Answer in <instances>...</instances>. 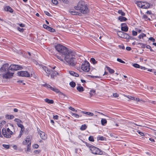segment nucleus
<instances>
[{"label":"nucleus","instance_id":"obj_1","mask_svg":"<svg viewBox=\"0 0 156 156\" xmlns=\"http://www.w3.org/2000/svg\"><path fill=\"white\" fill-rule=\"evenodd\" d=\"M55 48L64 57L65 60L69 65L72 66L75 65L74 61L75 58L74 52L60 44L56 45L55 46Z\"/></svg>","mask_w":156,"mask_h":156},{"label":"nucleus","instance_id":"obj_2","mask_svg":"<svg viewBox=\"0 0 156 156\" xmlns=\"http://www.w3.org/2000/svg\"><path fill=\"white\" fill-rule=\"evenodd\" d=\"M74 9L79 11L83 14H86L88 13L89 9L88 8L87 4L83 1H80L77 4V6L74 7Z\"/></svg>","mask_w":156,"mask_h":156},{"label":"nucleus","instance_id":"obj_3","mask_svg":"<svg viewBox=\"0 0 156 156\" xmlns=\"http://www.w3.org/2000/svg\"><path fill=\"white\" fill-rule=\"evenodd\" d=\"M41 68L47 74V75L48 77L49 75H51V78H54L55 76L58 75V73L55 71L51 70L49 68H48L46 66L43 64H39Z\"/></svg>","mask_w":156,"mask_h":156},{"label":"nucleus","instance_id":"obj_4","mask_svg":"<svg viewBox=\"0 0 156 156\" xmlns=\"http://www.w3.org/2000/svg\"><path fill=\"white\" fill-rule=\"evenodd\" d=\"M90 147L92 153L96 154H103V152L100 149L93 146H91Z\"/></svg>","mask_w":156,"mask_h":156},{"label":"nucleus","instance_id":"obj_5","mask_svg":"<svg viewBox=\"0 0 156 156\" xmlns=\"http://www.w3.org/2000/svg\"><path fill=\"white\" fill-rule=\"evenodd\" d=\"M81 69L84 72H89L90 70V64L89 62L87 61L84 62L81 65Z\"/></svg>","mask_w":156,"mask_h":156},{"label":"nucleus","instance_id":"obj_6","mask_svg":"<svg viewBox=\"0 0 156 156\" xmlns=\"http://www.w3.org/2000/svg\"><path fill=\"white\" fill-rule=\"evenodd\" d=\"M23 69V67L22 66L15 64L11 65L9 67V70L12 71L20 70Z\"/></svg>","mask_w":156,"mask_h":156},{"label":"nucleus","instance_id":"obj_7","mask_svg":"<svg viewBox=\"0 0 156 156\" xmlns=\"http://www.w3.org/2000/svg\"><path fill=\"white\" fill-rule=\"evenodd\" d=\"M13 73H11L9 70L5 72L2 74V76L3 78L9 79L13 76Z\"/></svg>","mask_w":156,"mask_h":156},{"label":"nucleus","instance_id":"obj_8","mask_svg":"<svg viewBox=\"0 0 156 156\" xmlns=\"http://www.w3.org/2000/svg\"><path fill=\"white\" fill-rule=\"evenodd\" d=\"M17 74L19 76L22 77H30V75L28 72L26 71H21L17 72Z\"/></svg>","mask_w":156,"mask_h":156},{"label":"nucleus","instance_id":"obj_9","mask_svg":"<svg viewBox=\"0 0 156 156\" xmlns=\"http://www.w3.org/2000/svg\"><path fill=\"white\" fill-rule=\"evenodd\" d=\"M8 70H9V69L8 64H4L0 68V72L1 73H4Z\"/></svg>","mask_w":156,"mask_h":156},{"label":"nucleus","instance_id":"obj_10","mask_svg":"<svg viewBox=\"0 0 156 156\" xmlns=\"http://www.w3.org/2000/svg\"><path fill=\"white\" fill-rule=\"evenodd\" d=\"M121 29L122 31L127 32L128 30V27L125 23H122L121 24Z\"/></svg>","mask_w":156,"mask_h":156},{"label":"nucleus","instance_id":"obj_11","mask_svg":"<svg viewBox=\"0 0 156 156\" xmlns=\"http://www.w3.org/2000/svg\"><path fill=\"white\" fill-rule=\"evenodd\" d=\"M31 136H28L26 139L23 142V144L24 145L28 144V143H31Z\"/></svg>","mask_w":156,"mask_h":156},{"label":"nucleus","instance_id":"obj_12","mask_svg":"<svg viewBox=\"0 0 156 156\" xmlns=\"http://www.w3.org/2000/svg\"><path fill=\"white\" fill-rule=\"evenodd\" d=\"M2 133L3 136L6 138H9L11 136V135L8 133L5 129L3 128L2 129Z\"/></svg>","mask_w":156,"mask_h":156},{"label":"nucleus","instance_id":"obj_13","mask_svg":"<svg viewBox=\"0 0 156 156\" xmlns=\"http://www.w3.org/2000/svg\"><path fill=\"white\" fill-rule=\"evenodd\" d=\"M132 66L136 68H140L141 69L145 70L146 69H147V68H146L144 67L140 66L139 64L137 63H133L132 64Z\"/></svg>","mask_w":156,"mask_h":156},{"label":"nucleus","instance_id":"obj_14","mask_svg":"<svg viewBox=\"0 0 156 156\" xmlns=\"http://www.w3.org/2000/svg\"><path fill=\"white\" fill-rule=\"evenodd\" d=\"M38 133L40 135V136L41 138L43 140H45L47 138V135L45 133L40 131L38 132Z\"/></svg>","mask_w":156,"mask_h":156},{"label":"nucleus","instance_id":"obj_15","mask_svg":"<svg viewBox=\"0 0 156 156\" xmlns=\"http://www.w3.org/2000/svg\"><path fill=\"white\" fill-rule=\"evenodd\" d=\"M143 4L142 6V8L144 9H147L149 8L150 6V4L149 3L144 2V3Z\"/></svg>","mask_w":156,"mask_h":156},{"label":"nucleus","instance_id":"obj_16","mask_svg":"<svg viewBox=\"0 0 156 156\" xmlns=\"http://www.w3.org/2000/svg\"><path fill=\"white\" fill-rule=\"evenodd\" d=\"M144 2L142 1H137L136 4H137V6L140 8H142V6L143 5V3H144Z\"/></svg>","mask_w":156,"mask_h":156},{"label":"nucleus","instance_id":"obj_17","mask_svg":"<svg viewBox=\"0 0 156 156\" xmlns=\"http://www.w3.org/2000/svg\"><path fill=\"white\" fill-rule=\"evenodd\" d=\"M97 139L98 141V140H101V141H104L106 140V138L104 137L103 136H98L97 137Z\"/></svg>","mask_w":156,"mask_h":156},{"label":"nucleus","instance_id":"obj_18","mask_svg":"<svg viewBox=\"0 0 156 156\" xmlns=\"http://www.w3.org/2000/svg\"><path fill=\"white\" fill-rule=\"evenodd\" d=\"M5 9L6 11L9 12L11 13H12L13 11L12 9L10 6H6L5 8Z\"/></svg>","mask_w":156,"mask_h":156},{"label":"nucleus","instance_id":"obj_19","mask_svg":"<svg viewBox=\"0 0 156 156\" xmlns=\"http://www.w3.org/2000/svg\"><path fill=\"white\" fill-rule=\"evenodd\" d=\"M69 12L73 15H79L80 14L79 12L74 11V10H70Z\"/></svg>","mask_w":156,"mask_h":156},{"label":"nucleus","instance_id":"obj_20","mask_svg":"<svg viewBox=\"0 0 156 156\" xmlns=\"http://www.w3.org/2000/svg\"><path fill=\"white\" fill-rule=\"evenodd\" d=\"M118 19L121 22L125 21L127 20L126 18L122 16H119L118 18Z\"/></svg>","mask_w":156,"mask_h":156},{"label":"nucleus","instance_id":"obj_21","mask_svg":"<svg viewBox=\"0 0 156 156\" xmlns=\"http://www.w3.org/2000/svg\"><path fill=\"white\" fill-rule=\"evenodd\" d=\"M14 116L13 115H9L7 114L5 116V118L6 119H13Z\"/></svg>","mask_w":156,"mask_h":156},{"label":"nucleus","instance_id":"obj_22","mask_svg":"<svg viewBox=\"0 0 156 156\" xmlns=\"http://www.w3.org/2000/svg\"><path fill=\"white\" fill-rule=\"evenodd\" d=\"M69 73L71 75L75 77H78L79 76L78 74L73 71H69Z\"/></svg>","mask_w":156,"mask_h":156},{"label":"nucleus","instance_id":"obj_23","mask_svg":"<svg viewBox=\"0 0 156 156\" xmlns=\"http://www.w3.org/2000/svg\"><path fill=\"white\" fill-rule=\"evenodd\" d=\"M44 101L47 103L49 104H52L54 103V101L52 100H50L48 98H46Z\"/></svg>","mask_w":156,"mask_h":156},{"label":"nucleus","instance_id":"obj_24","mask_svg":"<svg viewBox=\"0 0 156 156\" xmlns=\"http://www.w3.org/2000/svg\"><path fill=\"white\" fill-rule=\"evenodd\" d=\"M76 89L80 92H82L84 91L83 87L82 86H78L77 87Z\"/></svg>","mask_w":156,"mask_h":156},{"label":"nucleus","instance_id":"obj_25","mask_svg":"<svg viewBox=\"0 0 156 156\" xmlns=\"http://www.w3.org/2000/svg\"><path fill=\"white\" fill-rule=\"evenodd\" d=\"M101 124L103 126L105 125L107 123V120L105 119H102L101 120Z\"/></svg>","mask_w":156,"mask_h":156},{"label":"nucleus","instance_id":"obj_26","mask_svg":"<svg viewBox=\"0 0 156 156\" xmlns=\"http://www.w3.org/2000/svg\"><path fill=\"white\" fill-rule=\"evenodd\" d=\"M124 33L122 31H119L117 33V35L120 37L123 38Z\"/></svg>","mask_w":156,"mask_h":156},{"label":"nucleus","instance_id":"obj_27","mask_svg":"<svg viewBox=\"0 0 156 156\" xmlns=\"http://www.w3.org/2000/svg\"><path fill=\"white\" fill-rule=\"evenodd\" d=\"M87 126L86 124H83L81 125L80 129L81 130H84L87 129Z\"/></svg>","mask_w":156,"mask_h":156},{"label":"nucleus","instance_id":"obj_28","mask_svg":"<svg viewBox=\"0 0 156 156\" xmlns=\"http://www.w3.org/2000/svg\"><path fill=\"white\" fill-rule=\"evenodd\" d=\"M30 143H28V144L27 145V150L25 151L26 153H28L30 151Z\"/></svg>","mask_w":156,"mask_h":156},{"label":"nucleus","instance_id":"obj_29","mask_svg":"<svg viewBox=\"0 0 156 156\" xmlns=\"http://www.w3.org/2000/svg\"><path fill=\"white\" fill-rule=\"evenodd\" d=\"M43 86L44 87H46V88H49L51 90L52 88H53V87H52L50 85L48 84L47 83H45L43 85Z\"/></svg>","mask_w":156,"mask_h":156},{"label":"nucleus","instance_id":"obj_30","mask_svg":"<svg viewBox=\"0 0 156 156\" xmlns=\"http://www.w3.org/2000/svg\"><path fill=\"white\" fill-rule=\"evenodd\" d=\"M107 69L108 71L111 74L115 72V71L113 69H111L109 67H107Z\"/></svg>","mask_w":156,"mask_h":156},{"label":"nucleus","instance_id":"obj_31","mask_svg":"<svg viewBox=\"0 0 156 156\" xmlns=\"http://www.w3.org/2000/svg\"><path fill=\"white\" fill-rule=\"evenodd\" d=\"M118 13L121 15L122 16H125V13L122 10H119L118 12Z\"/></svg>","mask_w":156,"mask_h":156},{"label":"nucleus","instance_id":"obj_32","mask_svg":"<svg viewBox=\"0 0 156 156\" xmlns=\"http://www.w3.org/2000/svg\"><path fill=\"white\" fill-rule=\"evenodd\" d=\"M82 113H83L84 114H87V115H90V116H93L94 115V114L90 112H87L84 111H83L82 112Z\"/></svg>","mask_w":156,"mask_h":156},{"label":"nucleus","instance_id":"obj_33","mask_svg":"<svg viewBox=\"0 0 156 156\" xmlns=\"http://www.w3.org/2000/svg\"><path fill=\"white\" fill-rule=\"evenodd\" d=\"M130 38V36L126 33H124V36L123 38L125 39H129Z\"/></svg>","mask_w":156,"mask_h":156},{"label":"nucleus","instance_id":"obj_34","mask_svg":"<svg viewBox=\"0 0 156 156\" xmlns=\"http://www.w3.org/2000/svg\"><path fill=\"white\" fill-rule=\"evenodd\" d=\"M95 92L96 91L95 90H91L90 91V92L89 93L90 96L92 97L93 95V94L95 93Z\"/></svg>","mask_w":156,"mask_h":156},{"label":"nucleus","instance_id":"obj_35","mask_svg":"<svg viewBox=\"0 0 156 156\" xmlns=\"http://www.w3.org/2000/svg\"><path fill=\"white\" fill-rule=\"evenodd\" d=\"M51 90H52L57 93H59L60 92V90L56 88L55 87H54L52 88Z\"/></svg>","mask_w":156,"mask_h":156},{"label":"nucleus","instance_id":"obj_36","mask_svg":"<svg viewBox=\"0 0 156 156\" xmlns=\"http://www.w3.org/2000/svg\"><path fill=\"white\" fill-rule=\"evenodd\" d=\"M69 85L72 87H74L76 86V83L73 81H72L69 83Z\"/></svg>","mask_w":156,"mask_h":156},{"label":"nucleus","instance_id":"obj_37","mask_svg":"<svg viewBox=\"0 0 156 156\" xmlns=\"http://www.w3.org/2000/svg\"><path fill=\"white\" fill-rule=\"evenodd\" d=\"M142 44L144 46V48H147L148 49H151V47L149 45L144 44L143 43H142Z\"/></svg>","mask_w":156,"mask_h":156},{"label":"nucleus","instance_id":"obj_38","mask_svg":"<svg viewBox=\"0 0 156 156\" xmlns=\"http://www.w3.org/2000/svg\"><path fill=\"white\" fill-rule=\"evenodd\" d=\"M7 133H9V134L10 135H12L13 133L11 131L9 128H7Z\"/></svg>","mask_w":156,"mask_h":156},{"label":"nucleus","instance_id":"obj_39","mask_svg":"<svg viewBox=\"0 0 156 156\" xmlns=\"http://www.w3.org/2000/svg\"><path fill=\"white\" fill-rule=\"evenodd\" d=\"M17 125L19 127L21 128V129H24V127L23 125H22V124L17 123Z\"/></svg>","mask_w":156,"mask_h":156},{"label":"nucleus","instance_id":"obj_40","mask_svg":"<svg viewBox=\"0 0 156 156\" xmlns=\"http://www.w3.org/2000/svg\"><path fill=\"white\" fill-rule=\"evenodd\" d=\"M126 97L128 98L130 100H135V98H134L133 97H132V96L129 95L128 96H126Z\"/></svg>","mask_w":156,"mask_h":156},{"label":"nucleus","instance_id":"obj_41","mask_svg":"<svg viewBox=\"0 0 156 156\" xmlns=\"http://www.w3.org/2000/svg\"><path fill=\"white\" fill-rule=\"evenodd\" d=\"M14 120L15 122H16L18 123H23L22 121L19 119H17V118L15 119H14Z\"/></svg>","mask_w":156,"mask_h":156},{"label":"nucleus","instance_id":"obj_42","mask_svg":"<svg viewBox=\"0 0 156 156\" xmlns=\"http://www.w3.org/2000/svg\"><path fill=\"white\" fill-rule=\"evenodd\" d=\"M146 35L145 34H140L138 36V37L139 39H141L143 38L144 37H145Z\"/></svg>","mask_w":156,"mask_h":156},{"label":"nucleus","instance_id":"obj_43","mask_svg":"<svg viewBox=\"0 0 156 156\" xmlns=\"http://www.w3.org/2000/svg\"><path fill=\"white\" fill-rule=\"evenodd\" d=\"M88 140L89 141L92 142L94 141V137L92 136H90L88 138Z\"/></svg>","mask_w":156,"mask_h":156},{"label":"nucleus","instance_id":"obj_44","mask_svg":"<svg viewBox=\"0 0 156 156\" xmlns=\"http://www.w3.org/2000/svg\"><path fill=\"white\" fill-rule=\"evenodd\" d=\"M90 61L92 62L94 64L96 63L97 62L96 61L95 59L93 58H91L90 59Z\"/></svg>","mask_w":156,"mask_h":156},{"label":"nucleus","instance_id":"obj_45","mask_svg":"<svg viewBox=\"0 0 156 156\" xmlns=\"http://www.w3.org/2000/svg\"><path fill=\"white\" fill-rule=\"evenodd\" d=\"M71 115H72V116H73L76 118H78L79 117V115L77 114H76L75 113H72Z\"/></svg>","mask_w":156,"mask_h":156},{"label":"nucleus","instance_id":"obj_46","mask_svg":"<svg viewBox=\"0 0 156 156\" xmlns=\"http://www.w3.org/2000/svg\"><path fill=\"white\" fill-rule=\"evenodd\" d=\"M47 30L51 32H54L55 31V30L54 29L50 27H49Z\"/></svg>","mask_w":156,"mask_h":156},{"label":"nucleus","instance_id":"obj_47","mask_svg":"<svg viewBox=\"0 0 156 156\" xmlns=\"http://www.w3.org/2000/svg\"><path fill=\"white\" fill-rule=\"evenodd\" d=\"M17 30L21 32H23L24 31V29L23 28H20V27H17Z\"/></svg>","mask_w":156,"mask_h":156},{"label":"nucleus","instance_id":"obj_48","mask_svg":"<svg viewBox=\"0 0 156 156\" xmlns=\"http://www.w3.org/2000/svg\"><path fill=\"white\" fill-rule=\"evenodd\" d=\"M6 123L5 121H2L0 123V127H2Z\"/></svg>","mask_w":156,"mask_h":156},{"label":"nucleus","instance_id":"obj_49","mask_svg":"<svg viewBox=\"0 0 156 156\" xmlns=\"http://www.w3.org/2000/svg\"><path fill=\"white\" fill-rule=\"evenodd\" d=\"M117 61L119 62H120L122 63H125V62L124 61H122L120 58H117Z\"/></svg>","mask_w":156,"mask_h":156},{"label":"nucleus","instance_id":"obj_50","mask_svg":"<svg viewBox=\"0 0 156 156\" xmlns=\"http://www.w3.org/2000/svg\"><path fill=\"white\" fill-rule=\"evenodd\" d=\"M51 2L53 4L55 5H57L58 3L57 0H51Z\"/></svg>","mask_w":156,"mask_h":156},{"label":"nucleus","instance_id":"obj_51","mask_svg":"<svg viewBox=\"0 0 156 156\" xmlns=\"http://www.w3.org/2000/svg\"><path fill=\"white\" fill-rule=\"evenodd\" d=\"M44 13L47 16H51V14L48 11H45L44 12Z\"/></svg>","mask_w":156,"mask_h":156},{"label":"nucleus","instance_id":"obj_52","mask_svg":"<svg viewBox=\"0 0 156 156\" xmlns=\"http://www.w3.org/2000/svg\"><path fill=\"white\" fill-rule=\"evenodd\" d=\"M69 109L70 110H71L75 112H77V111L74 108H73L71 107H69Z\"/></svg>","mask_w":156,"mask_h":156},{"label":"nucleus","instance_id":"obj_53","mask_svg":"<svg viewBox=\"0 0 156 156\" xmlns=\"http://www.w3.org/2000/svg\"><path fill=\"white\" fill-rule=\"evenodd\" d=\"M57 58L59 60H60L61 61L63 62V60L62 58L60 56H56Z\"/></svg>","mask_w":156,"mask_h":156},{"label":"nucleus","instance_id":"obj_54","mask_svg":"<svg viewBox=\"0 0 156 156\" xmlns=\"http://www.w3.org/2000/svg\"><path fill=\"white\" fill-rule=\"evenodd\" d=\"M3 146L4 147H5L7 149H9V145H6V144H3Z\"/></svg>","mask_w":156,"mask_h":156},{"label":"nucleus","instance_id":"obj_55","mask_svg":"<svg viewBox=\"0 0 156 156\" xmlns=\"http://www.w3.org/2000/svg\"><path fill=\"white\" fill-rule=\"evenodd\" d=\"M137 32L135 31L134 30L132 31V34L134 36H135L137 35Z\"/></svg>","mask_w":156,"mask_h":156},{"label":"nucleus","instance_id":"obj_56","mask_svg":"<svg viewBox=\"0 0 156 156\" xmlns=\"http://www.w3.org/2000/svg\"><path fill=\"white\" fill-rule=\"evenodd\" d=\"M119 47L120 48H122L123 49H125V47L124 46V45L122 44H121L120 45H119Z\"/></svg>","mask_w":156,"mask_h":156},{"label":"nucleus","instance_id":"obj_57","mask_svg":"<svg viewBox=\"0 0 156 156\" xmlns=\"http://www.w3.org/2000/svg\"><path fill=\"white\" fill-rule=\"evenodd\" d=\"M53 118L55 120H57L58 119V115H54L53 116Z\"/></svg>","mask_w":156,"mask_h":156},{"label":"nucleus","instance_id":"obj_58","mask_svg":"<svg viewBox=\"0 0 156 156\" xmlns=\"http://www.w3.org/2000/svg\"><path fill=\"white\" fill-rule=\"evenodd\" d=\"M63 2L66 4H68L69 3V1L68 0H62Z\"/></svg>","mask_w":156,"mask_h":156},{"label":"nucleus","instance_id":"obj_59","mask_svg":"<svg viewBox=\"0 0 156 156\" xmlns=\"http://www.w3.org/2000/svg\"><path fill=\"white\" fill-rule=\"evenodd\" d=\"M33 147L35 148H37L39 147L38 144H34L33 146Z\"/></svg>","mask_w":156,"mask_h":156},{"label":"nucleus","instance_id":"obj_60","mask_svg":"<svg viewBox=\"0 0 156 156\" xmlns=\"http://www.w3.org/2000/svg\"><path fill=\"white\" fill-rule=\"evenodd\" d=\"M40 151V150H36L34 151V152L35 154H38Z\"/></svg>","mask_w":156,"mask_h":156},{"label":"nucleus","instance_id":"obj_61","mask_svg":"<svg viewBox=\"0 0 156 156\" xmlns=\"http://www.w3.org/2000/svg\"><path fill=\"white\" fill-rule=\"evenodd\" d=\"M43 27L45 29H46L48 30V28L49 27V26H47V25H46V24H44L43 25Z\"/></svg>","mask_w":156,"mask_h":156},{"label":"nucleus","instance_id":"obj_62","mask_svg":"<svg viewBox=\"0 0 156 156\" xmlns=\"http://www.w3.org/2000/svg\"><path fill=\"white\" fill-rule=\"evenodd\" d=\"M18 24L22 27H25V24L23 23H18Z\"/></svg>","mask_w":156,"mask_h":156},{"label":"nucleus","instance_id":"obj_63","mask_svg":"<svg viewBox=\"0 0 156 156\" xmlns=\"http://www.w3.org/2000/svg\"><path fill=\"white\" fill-rule=\"evenodd\" d=\"M113 96L115 98H117L118 97L119 95L115 93L113 94Z\"/></svg>","mask_w":156,"mask_h":156},{"label":"nucleus","instance_id":"obj_64","mask_svg":"<svg viewBox=\"0 0 156 156\" xmlns=\"http://www.w3.org/2000/svg\"><path fill=\"white\" fill-rule=\"evenodd\" d=\"M148 18V17L146 15H144L143 16V18L145 20H146Z\"/></svg>","mask_w":156,"mask_h":156}]
</instances>
